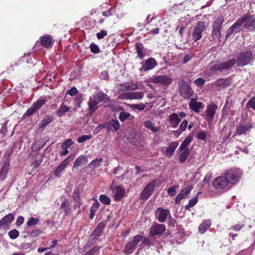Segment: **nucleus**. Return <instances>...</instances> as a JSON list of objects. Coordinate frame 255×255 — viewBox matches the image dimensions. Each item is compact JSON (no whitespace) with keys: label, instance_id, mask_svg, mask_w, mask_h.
I'll use <instances>...</instances> for the list:
<instances>
[{"label":"nucleus","instance_id":"obj_1","mask_svg":"<svg viewBox=\"0 0 255 255\" xmlns=\"http://www.w3.org/2000/svg\"><path fill=\"white\" fill-rule=\"evenodd\" d=\"M254 59L253 53L251 51L247 50L240 52L237 55L236 63L239 67H244L251 64Z\"/></svg>","mask_w":255,"mask_h":255},{"label":"nucleus","instance_id":"obj_2","mask_svg":"<svg viewBox=\"0 0 255 255\" xmlns=\"http://www.w3.org/2000/svg\"><path fill=\"white\" fill-rule=\"evenodd\" d=\"M178 91L180 96L187 99H191L195 94L190 84L183 80L178 82Z\"/></svg>","mask_w":255,"mask_h":255},{"label":"nucleus","instance_id":"obj_3","mask_svg":"<svg viewBox=\"0 0 255 255\" xmlns=\"http://www.w3.org/2000/svg\"><path fill=\"white\" fill-rule=\"evenodd\" d=\"M245 28L250 31H255V16L249 13H245L242 17Z\"/></svg>","mask_w":255,"mask_h":255},{"label":"nucleus","instance_id":"obj_4","mask_svg":"<svg viewBox=\"0 0 255 255\" xmlns=\"http://www.w3.org/2000/svg\"><path fill=\"white\" fill-rule=\"evenodd\" d=\"M206 27L205 23L202 21H198L194 27L192 33V39L196 42L200 40L203 35V32Z\"/></svg>","mask_w":255,"mask_h":255},{"label":"nucleus","instance_id":"obj_5","mask_svg":"<svg viewBox=\"0 0 255 255\" xmlns=\"http://www.w3.org/2000/svg\"><path fill=\"white\" fill-rule=\"evenodd\" d=\"M227 179L229 184H234L239 180L241 177V173L237 169H230L227 170L224 174Z\"/></svg>","mask_w":255,"mask_h":255},{"label":"nucleus","instance_id":"obj_6","mask_svg":"<svg viewBox=\"0 0 255 255\" xmlns=\"http://www.w3.org/2000/svg\"><path fill=\"white\" fill-rule=\"evenodd\" d=\"M156 182V179H154L147 184L140 194V198L141 200H146L151 195L155 187Z\"/></svg>","mask_w":255,"mask_h":255},{"label":"nucleus","instance_id":"obj_7","mask_svg":"<svg viewBox=\"0 0 255 255\" xmlns=\"http://www.w3.org/2000/svg\"><path fill=\"white\" fill-rule=\"evenodd\" d=\"M165 230V226L162 224H156L152 225L149 232V235L151 237H159Z\"/></svg>","mask_w":255,"mask_h":255},{"label":"nucleus","instance_id":"obj_8","mask_svg":"<svg viewBox=\"0 0 255 255\" xmlns=\"http://www.w3.org/2000/svg\"><path fill=\"white\" fill-rule=\"evenodd\" d=\"M172 81V79L166 75H158L150 79L151 82L154 84H161L164 86L169 85Z\"/></svg>","mask_w":255,"mask_h":255},{"label":"nucleus","instance_id":"obj_9","mask_svg":"<svg viewBox=\"0 0 255 255\" xmlns=\"http://www.w3.org/2000/svg\"><path fill=\"white\" fill-rule=\"evenodd\" d=\"M217 109L218 106L214 104H210L207 106L205 111V116L208 122H212Z\"/></svg>","mask_w":255,"mask_h":255},{"label":"nucleus","instance_id":"obj_10","mask_svg":"<svg viewBox=\"0 0 255 255\" xmlns=\"http://www.w3.org/2000/svg\"><path fill=\"white\" fill-rule=\"evenodd\" d=\"M122 6L119 5H116L115 7L110 8L107 11H103L102 12L103 16L107 17L113 15L114 13H116L118 17H122L125 14L123 11H122Z\"/></svg>","mask_w":255,"mask_h":255},{"label":"nucleus","instance_id":"obj_11","mask_svg":"<svg viewBox=\"0 0 255 255\" xmlns=\"http://www.w3.org/2000/svg\"><path fill=\"white\" fill-rule=\"evenodd\" d=\"M213 185L215 188L221 189L226 187L229 185V183L224 175L216 178L214 180Z\"/></svg>","mask_w":255,"mask_h":255},{"label":"nucleus","instance_id":"obj_12","mask_svg":"<svg viewBox=\"0 0 255 255\" xmlns=\"http://www.w3.org/2000/svg\"><path fill=\"white\" fill-rule=\"evenodd\" d=\"M157 62L156 60L152 57L149 58L147 59L141 66L140 69V71L146 72L148 70L153 69L156 66H157Z\"/></svg>","mask_w":255,"mask_h":255},{"label":"nucleus","instance_id":"obj_13","mask_svg":"<svg viewBox=\"0 0 255 255\" xmlns=\"http://www.w3.org/2000/svg\"><path fill=\"white\" fill-rule=\"evenodd\" d=\"M144 94L142 92H133L127 93H123L120 95L121 98L127 100L141 99Z\"/></svg>","mask_w":255,"mask_h":255},{"label":"nucleus","instance_id":"obj_14","mask_svg":"<svg viewBox=\"0 0 255 255\" xmlns=\"http://www.w3.org/2000/svg\"><path fill=\"white\" fill-rule=\"evenodd\" d=\"M155 215L159 222H164L168 216L170 217L169 210L164 208H157Z\"/></svg>","mask_w":255,"mask_h":255},{"label":"nucleus","instance_id":"obj_15","mask_svg":"<svg viewBox=\"0 0 255 255\" xmlns=\"http://www.w3.org/2000/svg\"><path fill=\"white\" fill-rule=\"evenodd\" d=\"M40 40L41 45L46 48H50L54 42V40L52 39V36L48 34L40 37Z\"/></svg>","mask_w":255,"mask_h":255},{"label":"nucleus","instance_id":"obj_16","mask_svg":"<svg viewBox=\"0 0 255 255\" xmlns=\"http://www.w3.org/2000/svg\"><path fill=\"white\" fill-rule=\"evenodd\" d=\"M192 189L193 187L192 186H187L182 188L175 198V203L178 204L182 199L185 198Z\"/></svg>","mask_w":255,"mask_h":255},{"label":"nucleus","instance_id":"obj_17","mask_svg":"<svg viewBox=\"0 0 255 255\" xmlns=\"http://www.w3.org/2000/svg\"><path fill=\"white\" fill-rule=\"evenodd\" d=\"M189 106L191 110L197 113H199L200 109H203L204 108L203 103L197 102L196 99L195 98H192L191 99Z\"/></svg>","mask_w":255,"mask_h":255},{"label":"nucleus","instance_id":"obj_18","mask_svg":"<svg viewBox=\"0 0 255 255\" xmlns=\"http://www.w3.org/2000/svg\"><path fill=\"white\" fill-rule=\"evenodd\" d=\"M93 99H95L99 103L100 102L107 103L110 100V97L102 91L98 92L93 95Z\"/></svg>","mask_w":255,"mask_h":255},{"label":"nucleus","instance_id":"obj_19","mask_svg":"<svg viewBox=\"0 0 255 255\" xmlns=\"http://www.w3.org/2000/svg\"><path fill=\"white\" fill-rule=\"evenodd\" d=\"M220 65L223 71L229 70L232 68L236 64V59L232 58L225 62H220Z\"/></svg>","mask_w":255,"mask_h":255},{"label":"nucleus","instance_id":"obj_20","mask_svg":"<svg viewBox=\"0 0 255 255\" xmlns=\"http://www.w3.org/2000/svg\"><path fill=\"white\" fill-rule=\"evenodd\" d=\"M215 84L217 87L226 88L232 85V81L229 78L219 79L216 81Z\"/></svg>","mask_w":255,"mask_h":255},{"label":"nucleus","instance_id":"obj_21","mask_svg":"<svg viewBox=\"0 0 255 255\" xmlns=\"http://www.w3.org/2000/svg\"><path fill=\"white\" fill-rule=\"evenodd\" d=\"M88 162V157L85 155H82L79 156L76 160L73 167L78 168L80 166L86 164Z\"/></svg>","mask_w":255,"mask_h":255},{"label":"nucleus","instance_id":"obj_22","mask_svg":"<svg viewBox=\"0 0 255 255\" xmlns=\"http://www.w3.org/2000/svg\"><path fill=\"white\" fill-rule=\"evenodd\" d=\"M178 144L179 143L177 141H174L170 143L168 147L165 150V155L167 156L171 157Z\"/></svg>","mask_w":255,"mask_h":255},{"label":"nucleus","instance_id":"obj_23","mask_svg":"<svg viewBox=\"0 0 255 255\" xmlns=\"http://www.w3.org/2000/svg\"><path fill=\"white\" fill-rule=\"evenodd\" d=\"M193 140V135L191 134H189L185 138V139L183 140V142L181 144L180 147H179L178 150L180 151H182L183 150H185L186 149H189L188 146L190 143Z\"/></svg>","mask_w":255,"mask_h":255},{"label":"nucleus","instance_id":"obj_24","mask_svg":"<svg viewBox=\"0 0 255 255\" xmlns=\"http://www.w3.org/2000/svg\"><path fill=\"white\" fill-rule=\"evenodd\" d=\"M73 199L75 201V206L80 207L82 205V200L80 196V191L78 189H75L73 193Z\"/></svg>","mask_w":255,"mask_h":255},{"label":"nucleus","instance_id":"obj_25","mask_svg":"<svg viewBox=\"0 0 255 255\" xmlns=\"http://www.w3.org/2000/svg\"><path fill=\"white\" fill-rule=\"evenodd\" d=\"M47 102L46 97H41L37 101L33 103L32 105L36 111L39 110Z\"/></svg>","mask_w":255,"mask_h":255},{"label":"nucleus","instance_id":"obj_26","mask_svg":"<svg viewBox=\"0 0 255 255\" xmlns=\"http://www.w3.org/2000/svg\"><path fill=\"white\" fill-rule=\"evenodd\" d=\"M106 225L107 221L99 223L95 229L93 234L95 235L97 237H99L101 233L103 232V230L106 226Z\"/></svg>","mask_w":255,"mask_h":255},{"label":"nucleus","instance_id":"obj_27","mask_svg":"<svg viewBox=\"0 0 255 255\" xmlns=\"http://www.w3.org/2000/svg\"><path fill=\"white\" fill-rule=\"evenodd\" d=\"M98 238L99 237H97V236L94 234H91L87 244L83 247V250L86 251L91 246L96 243Z\"/></svg>","mask_w":255,"mask_h":255},{"label":"nucleus","instance_id":"obj_28","mask_svg":"<svg viewBox=\"0 0 255 255\" xmlns=\"http://www.w3.org/2000/svg\"><path fill=\"white\" fill-rule=\"evenodd\" d=\"M252 126L251 124H248L246 126L243 125H240L238 127L236 131V134L238 135H242L243 133H246L249 129L252 128Z\"/></svg>","mask_w":255,"mask_h":255},{"label":"nucleus","instance_id":"obj_29","mask_svg":"<svg viewBox=\"0 0 255 255\" xmlns=\"http://www.w3.org/2000/svg\"><path fill=\"white\" fill-rule=\"evenodd\" d=\"M210 220H205L198 227V231L201 234L204 233L211 226Z\"/></svg>","mask_w":255,"mask_h":255},{"label":"nucleus","instance_id":"obj_30","mask_svg":"<svg viewBox=\"0 0 255 255\" xmlns=\"http://www.w3.org/2000/svg\"><path fill=\"white\" fill-rule=\"evenodd\" d=\"M99 103L96 101V100L95 99H93V100H92L91 98H90V101L88 102V110L89 111V112L90 113H94L96 110H97L98 108L97 105Z\"/></svg>","mask_w":255,"mask_h":255},{"label":"nucleus","instance_id":"obj_31","mask_svg":"<svg viewBox=\"0 0 255 255\" xmlns=\"http://www.w3.org/2000/svg\"><path fill=\"white\" fill-rule=\"evenodd\" d=\"M116 192L115 195V200L116 201H119L124 197L125 194V190L119 186L116 187Z\"/></svg>","mask_w":255,"mask_h":255},{"label":"nucleus","instance_id":"obj_32","mask_svg":"<svg viewBox=\"0 0 255 255\" xmlns=\"http://www.w3.org/2000/svg\"><path fill=\"white\" fill-rule=\"evenodd\" d=\"M135 245L132 242H128L124 250V254L127 255H129L131 254L134 250L135 248Z\"/></svg>","mask_w":255,"mask_h":255},{"label":"nucleus","instance_id":"obj_33","mask_svg":"<svg viewBox=\"0 0 255 255\" xmlns=\"http://www.w3.org/2000/svg\"><path fill=\"white\" fill-rule=\"evenodd\" d=\"M143 48V45L140 42L136 43L135 44V49L137 54V57L140 59H142L144 57L142 50Z\"/></svg>","mask_w":255,"mask_h":255},{"label":"nucleus","instance_id":"obj_34","mask_svg":"<svg viewBox=\"0 0 255 255\" xmlns=\"http://www.w3.org/2000/svg\"><path fill=\"white\" fill-rule=\"evenodd\" d=\"M70 109V108L62 104L59 109L56 112V115L59 117L63 116Z\"/></svg>","mask_w":255,"mask_h":255},{"label":"nucleus","instance_id":"obj_35","mask_svg":"<svg viewBox=\"0 0 255 255\" xmlns=\"http://www.w3.org/2000/svg\"><path fill=\"white\" fill-rule=\"evenodd\" d=\"M121 87L125 90L133 91L137 89L138 86L136 84H131L130 83H125L121 85Z\"/></svg>","mask_w":255,"mask_h":255},{"label":"nucleus","instance_id":"obj_36","mask_svg":"<svg viewBox=\"0 0 255 255\" xmlns=\"http://www.w3.org/2000/svg\"><path fill=\"white\" fill-rule=\"evenodd\" d=\"M182 152L179 157V161L181 163H184L189 157L190 152L189 149H186L182 151Z\"/></svg>","mask_w":255,"mask_h":255},{"label":"nucleus","instance_id":"obj_37","mask_svg":"<svg viewBox=\"0 0 255 255\" xmlns=\"http://www.w3.org/2000/svg\"><path fill=\"white\" fill-rule=\"evenodd\" d=\"M181 122V119L179 118L178 115L176 113H172L169 117V122L170 124H179Z\"/></svg>","mask_w":255,"mask_h":255},{"label":"nucleus","instance_id":"obj_38","mask_svg":"<svg viewBox=\"0 0 255 255\" xmlns=\"http://www.w3.org/2000/svg\"><path fill=\"white\" fill-rule=\"evenodd\" d=\"M221 29L222 28L213 25L212 32V37L214 39L219 38L221 36Z\"/></svg>","mask_w":255,"mask_h":255},{"label":"nucleus","instance_id":"obj_39","mask_svg":"<svg viewBox=\"0 0 255 255\" xmlns=\"http://www.w3.org/2000/svg\"><path fill=\"white\" fill-rule=\"evenodd\" d=\"M103 161L102 158H96V159L93 160L88 165V166L90 168H95L97 167H98L101 165V162Z\"/></svg>","mask_w":255,"mask_h":255},{"label":"nucleus","instance_id":"obj_40","mask_svg":"<svg viewBox=\"0 0 255 255\" xmlns=\"http://www.w3.org/2000/svg\"><path fill=\"white\" fill-rule=\"evenodd\" d=\"M53 120V117L52 116L46 117V118L43 119L40 123V127L45 128L47 125L49 124Z\"/></svg>","mask_w":255,"mask_h":255},{"label":"nucleus","instance_id":"obj_41","mask_svg":"<svg viewBox=\"0 0 255 255\" xmlns=\"http://www.w3.org/2000/svg\"><path fill=\"white\" fill-rule=\"evenodd\" d=\"M243 24V21L242 20V17L241 18H239L236 22H235L233 25L231 26L232 29L235 31V33L238 32L240 31V28Z\"/></svg>","mask_w":255,"mask_h":255},{"label":"nucleus","instance_id":"obj_42","mask_svg":"<svg viewBox=\"0 0 255 255\" xmlns=\"http://www.w3.org/2000/svg\"><path fill=\"white\" fill-rule=\"evenodd\" d=\"M43 158H44V154H41L40 155V157L39 159L35 160L32 163V166H33V169H36L37 168H38V167L40 166V165L42 162Z\"/></svg>","mask_w":255,"mask_h":255},{"label":"nucleus","instance_id":"obj_43","mask_svg":"<svg viewBox=\"0 0 255 255\" xmlns=\"http://www.w3.org/2000/svg\"><path fill=\"white\" fill-rule=\"evenodd\" d=\"M144 126L153 132H156L158 130V128H157L154 127V124H153L150 121H146L144 124Z\"/></svg>","mask_w":255,"mask_h":255},{"label":"nucleus","instance_id":"obj_44","mask_svg":"<svg viewBox=\"0 0 255 255\" xmlns=\"http://www.w3.org/2000/svg\"><path fill=\"white\" fill-rule=\"evenodd\" d=\"M19 232L16 229H13L9 231L8 233V236L10 239L14 240L19 236Z\"/></svg>","mask_w":255,"mask_h":255},{"label":"nucleus","instance_id":"obj_45","mask_svg":"<svg viewBox=\"0 0 255 255\" xmlns=\"http://www.w3.org/2000/svg\"><path fill=\"white\" fill-rule=\"evenodd\" d=\"M37 111L33 106L29 108L23 115L24 118L28 117L35 114Z\"/></svg>","mask_w":255,"mask_h":255},{"label":"nucleus","instance_id":"obj_46","mask_svg":"<svg viewBox=\"0 0 255 255\" xmlns=\"http://www.w3.org/2000/svg\"><path fill=\"white\" fill-rule=\"evenodd\" d=\"M224 22V18L222 15L218 16L214 22V25L215 26L222 28L223 23Z\"/></svg>","mask_w":255,"mask_h":255},{"label":"nucleus","instance_id":"obj_47","mask_svg":"<svg viewBox=\"0 0 255 255\" xmlns=\"http://www.w3.org/2000/svg\"><path fill=\"white\" fill-rule=\"evenodd\" d=\"M131 115L129 113L123 111L120 113L119 118L121 122H124Z\"/></svg>","mask_w":255,"mask_h":255},{"label":"nucleus","instance_id":"obj_48","mask_svg":"<svg viewBox=\"0 0 255 255\" xmlns=\"http://www.w3.org/2000/svg\"><path fill=\"white\" fill-rule=\"evenodd\" d=\"M100 201L103 204L109 205L110 204L111 200L109 197L104 194L101 195L99 198Z\"/></svg>","mask_w":255,"mask_h":255},{"label":"nucleus","instance_id":"obj_49","mask_svg":"<svg viewBox=\"0 0 255 255\" xmlns=\"http://www.w3.org/2000/svg\"><path fill=\"white\" fill-rule=\"evenodd\" d=\"M73 142L71 139L68 138L66 140H65L63 143H62L61 145V148L63 149H66V148L68 149V148L70 147L72 144Z\"/></svg>","mask_w":255,"mask_h":255},{"label":"nucleus","instance_id":"obj_50","mask_svg":"<svg viewBox=\"0 0 255 255\" xmlns=\"http://www.w3.org/2000/svg\"><path fill=\"white\" fill-rule=\"evenodd\" d=\"M130 107L132 109L137 110H138L139 111H141L145 109V106L143 103H140V104H135L131 105L130 106Z\"/></svg>","mask_w":255,"mask_h":255},{"label":"nucleus","instance_id":"obj_51","mask_svg":"<svg viewBox=\"0 0 255 255\" xmlns=\"http://www.w3.org/2000/svg\"><path fill=\"white\" fill-rule=\"evenodd\" d=\"M91 51L95 54L99 53L100 51V48L95 43H92L90 45Z\"/></svg>","mask_w":255,"mask_h":255},{"label":"nucleus","instance_id":"obj_52","mask_svg":"<svg viewBox=\"0 0 255 255\" xmlns=\"http://www.w3.org/2000/svg\"><path fill=\"white\" fill-rule=\"evenodd\" d=\"M109 125L114 128L115 131L118 130L120 128V123L116 120H112L109 123Z\"/></svg>","mask_w":255,"mask_h":255},{"label":"nucleus","instance_id":"obj_53","mask_svg":"<svg viewBox=\"0 0 255 255\" xmlns=\"http://www.w3.org/2000/svg\"><path fill=\"white\" fill-rule=\"evenodd\" d=\"M39 221V220L38 218L31 217L27 222V225L28 226L36 225L38 224Z\"/></svg>","mask_w":255,"mask_h":255},{"label":"nucleus","instance_id":"obj_54","mask_svg":"<svg viewBox=\"0 0 255 255\" xmlns=\"http://www.w3.org/2000/svg\"><path fill=\"white\" fill-rule=\"evenodd\" d=\"M247 108H251L255 110V96L253 97L247 103Z\"/></svg>","mask_w":255,"mask_h":255},{"label":"nucleus","instance_id":"obj_55","mask_svg":"<svg viewBox=\"0 0 255 255\" xmlns=\"http://www.w3.org/2000/svg\"><path fill=\"white\" fill-rule=\"evenodd\" d=\"M101 246H95L90 250H89L87 253L89 255H94L95 254H98L99 253L100 250L101 249Z\"/></svg>","mask_w":255,"mask_h":255},{"label":"nucleus","instance_id":"obj_56","mask_svg":"<svg viewBox=\"0 0 255 255\" xmlns=\"http://www.w3.org/2000/svg\"><path fill=\"white\" fill-rule=\"evenodd\" d=\"M210 70L212 72H217V71H219L221 72H223L222 70V69L221 68V66L220 65V62L216 63V64L214 65L212 67H211Z\"/></svg>","mask_w":255,"mask_h":255},{"label":"nucleus","instance_id":"obj_57","mask_svg":"<svg viewBox=\"0 0 255 255\" xmlns=\"http://www.w3.org/2000/svg\"><path fill=\"white\" fill-rule=\"evenodd\" d=\"M210 70L212 72H217V71H219L221 72H223L222 70V69L221 68V66L220 65V62L216 63V64L214 65L212 67H211Z\"/></svg>","mask_w":255,"mask_h":255},{"label":"nucleus","instance_id":"obj_58","mask_svg":"<svg viewBox=\"0 0 255 255\" xmlns=\"http://www.w3.org/2000/svg\"><path fill=\"white\" fill-rule=\"evenodd\" d=\"M7 123H8V122L7 121H5L2 126H1V128H0V132L3 134V135H6L7 134Z\"/></svg>","mask_w":255,"mask_h":255},{"label":"nucleus","instance_id":"obj_59","mask_svg":"<svg viewBox=\"0 0 255 255\" xmlns=\"http://www.w3.org/2000/svg\"><path fill=\"white\" fill-rule=\"evenodd\" d=\"M92 138L91 134L89 135H83L80 137H79L77 139V141L79 143H82L88 139H90Z\"/></svg>","mask_w":255,"mask_h":255},{"label":"nucleus","instance_id":"obj_60","mask_svg":"<svg viewBox=\"0 0 255 255\" xmlns=\"http://www.w3.org/2000/svg\"><path fill=\"white\" fill-rule=\"evenodd\" d=\"M197 137L199 139L206 141L207 139L206 133L202 130L197 133Z\"/></svg>","mask_w":255,"mask_h":255},{"label":"nucleus","instance_id":"obj_61","mask_svg":"<svg viewBox=\"0 0 255 255\" xmlns=\"http://www.w3.org/2000/svg\"><path fill=\"white\" fill-rule=\"evenodd\" d=\"M178 186H173L169 188L167 190L168 195L171 197L174 196L176 194V188Z\"/></svg>","mask_w":255,"mask_h":255},{"label":"nucleus","instance_id":"obj_62","mask_svg":"<svg viewBox=\"0 0 255 255\" xmlns=\"http://www.w3.org/2000/svg\"><path fill=\"white\" fill-rule=\"evenodd\" d=\"M198 201V198L195 197L189 201L188 205H186L185 207H192L196 205Z\"/></svg>","mask_w":255,"mask_h":255},{"label":"nucleus","instance_id":"obj_63","mask_svg":"<svg viewBox=\"0 0 255 255\" xmlns=\"http://www.w3.org/2000/svg\"><path fill=\"white\" fill-rule=\"evenodd\" d=\"M205 83V80L202 78H198L194 81V83L196 86L202 87Z\"/></svg>","mask_w":255,"mask_h":255},{"label":"nucleus","instance_id":"obj_64","mask_svg":"<svg viewBox=\"0 0 255 255\" xmlns=\"http://www.w3.org/2000/svg\"><path fill=\"white\" fill-rule=\"evenodd\" d=\"M42 233V231L39 229H35L32 230L31 232L29 233V236H30L32 238H35L39 236Z\"/></svg>","mask_w":255,"mask_h":255}]
</instances>
